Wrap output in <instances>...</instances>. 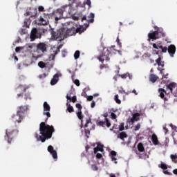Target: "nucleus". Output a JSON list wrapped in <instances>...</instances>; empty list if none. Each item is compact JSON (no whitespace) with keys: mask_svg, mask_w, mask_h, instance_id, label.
<instances>
[{"mask_svg":"<svg viewBox=\"0 0 177 177\" xmlns=\"http://www.w3.org/2000/svg\"><path fill=\"white\" fill-rule=\"evenodd\" d=\"M56 55H57V53H56V51L54 50L53 53H52L50 56H49V60L50 62L52 60H55V57H56Z\"/></svg>","mask_w":177,"mask_h":177,"instance_id":"33","label":"nucleus"},{"mask_svg":"<svg viewBox=\"0 0 177 177\" xmlns=\"http://www.w3.org/2000/svg\"><path fill=\"white\" fill-rule=\"evenodd\" d=\"M30 24H31V19H30V18L25 19L24 22V27H26V28H29Z\"/></svg>","mask_w":177,"mask_h":177,"instance_id":"23","label":"nucleus"},{"mask_svg":"<svg viewBox=\"0 0 177 177\" xmlns=\"http://www.w3.org/2000/svg\"><path fill=\"white\" fill-rule=\"evenodd\" d=\"M47 150L48 153H51V156L54 158L55 161H57V151L55 150L53 147L52 145L48 146Z\"/></svg>","mask_w":177,"mask_h":177,"instance_id":"11","label":"nucleus"},{"mask_svg":"<svg viewBox=\"0 0 177 177\" xmlns=\"http://www.w3.org/2000/svg\"><path fill=\"white\" fill-rule=\"evenodd\" d=\"M66 99L67 100H70V102H72V103H75L77 102V96H73L72 97H70L68 95H66Z\"/></svg>","mask_w":177,"mask_h":177,"instance_id":"25","label":"nucleus"},{"mask_svg":"<svg viewBox=\"0 0 177 177\" xmlns=\"http://www.w3.org/2000/svg\"><path fill=\"white\" fill-rule=\"evenodd\" d=\"M77 116L79 118V120H81V122L82 124V122H84V115H82V111H77Z\"/></svg>","mask_w":177,"mask_h":177,"instance_id":"29","label":"nucleus"},{"mask_svg":"<svg viewBox=\"0 0 177 177\" xmlns=\"http://www.w3.org/2000/svg\"><path fill=\"white\" fill-rule=\"evenodd\" d=\"M104 121H99L98 125L100 127H107V128H110L111 127V123L109 121L107 117H109V114L107 113H104Z\"/></svg>","mask_w":177,"mask_h":177,"instance_id":"8","label":"nucleus"},{"mask_svg":"<svg viewBox=\"0 0 177 177\" xmlns=\"http://www.w3.org/2000/svg\"><path fill=\"white\" fill-rule=\"evenodd\" d=\"M103 145L102 144H97V147L94 148V154H96L97 151H104Z\"/></svg>","mask_w":177,"mask_h":177,"instance_id":"20","label":"nucleus"},{"mask_svg":"<svg viewBox=\"0 0 177 177\" xmlns=\"http://www.w3.org/2000/svg\"><path fill=\"white\" fill-rule=\"evenodd\" d=\"M140 129V124H137L135 127H134V131H139Z\"/></svg>","mask_w":177,"mask_h":177,"instance_id":"46","label":"nucleus"},{"mask_svg":"<svg viewBox=\"0 0 177 177\" xmlns=\"http://www.w3.org/2000/svg\"><path fill=\"white\" fill-rule=\"evenodd\" d=\"M66 106L67 111H68V113H74V108L73 107V106H71V104H68V102H67Z\"/></svg>","mask_w":177,"mask_h":177,"instance_id":"31","label":"nucleus"},{"mask_svg":"<svg viewBox=\"0 0 177 177\" xmlns=\"http://www.w3.org/2000/svg\"><path fill=\"white\" fill-rule=\"evenodd\" d=\"M85 135H86V136H87V138H89V136L88 135H91V131H89V129H86Z\"/></svg>","mask_w":177,"mask_h":177,"instance_id":"52","label":"nucleus"},{"mask_svg":"<svg viewBox=\"0 0 177 177\" xmlns=\"http://www.w3.org/2000/svg\"><path fill=\"white\" fill-rule=\"evenodd\" d=\"M76 108L77 109V111H82V106L81 105V104L77 103L75 104Z\"/></svg>","mask_w":177,"mask_h":177,"instance_id":"39","label":"nucleus"},{"mask_svg":"<svg viewBox=\"0 0 177 177\" xmlns=\"http://www.w3.org/2000/svg\"><path fill=\"white\" fill-rule=\"evenodd\" d=\"M164 32V29L162 28H158L157 30L155 31L156 34H158V32Z\"/></svg>","mask_w":177,"mask_h":177,"instance_id":"47","label":"nucleus"},{"mask_svg":"<svg viewBox=\"0 0 177 177\" xmlns=\"http://www.w3.org/2000/svg\"><path fill=\"white\" fill-rule=\"evenodd\" d=\"M96 154V158H102V157H103V156L102 155V153H95Z\"/></svg>","mask_w":177,"mask_h":177,"instance_id":"56","label":"nucleus"},{"mask_svg":"<svg viewBox=\"0 0 177 177\" xmlns=\"http://www.w3.org/2000/svg\"><path fill=\"white\" fill-rule=\"evenodd\" d=\"M111 118H112V120H115L117 118V115H115V113L111 112Z\"/></svg>","mask_w":177,"mask_h":177,"instance_id":"48","label":"nucleus"},{"mask_svg":"<svg viewBox=\"0 0 177 177\" xmlns=\"http://www.w3.org/2000/svg\"><path fill=\"white\" fill-rule=\"evenodd\" d=\"M132 93H134L135 95H138V92L135 89L133 90Z\"/></svg>","mask_w":177,"mask_h":177,"instance_id":"63","label":"nucleus"},{"mask_svg":"<svg viewBox=\"0 0 177 177\" xmlns=\"http://www.w3.org/2000/svg\"><path fill=\"white\" fill-rule=\"evenodd\" d=\"M27 110H28V106H21L18 108L17 113H19L21 115L24 117V114H26Z\"/></svg>","mask_w":177,"mask_h":177,"instance_id":"12","label":"nucleus"},{"mask_svg":"<svg viewBox=\"0 0 177 177\" xmlns=\"http://www.w3.org/2000/svg\"><path fill=\"white\" fill-rule=\"evenodd\" d=\"M81 54V53L80 52V50H76L75 54H74V58L75 59V60H77V59H80V55Z\"/></svg>","mask_w":177,"mask_h":177,"instance_id":"37","label":"nucleus"},{"mask_svg":"<svg viewBox=\"0 0 177 177\" xmlns=\"http://www.w3.org/2000/svg\"><path fill=\"white\" fill-rule=\"evenodd\" d=\"M71 35H75V28L73 27L71 28L65 30V37H71Z\"/></svg>","mask_w":177,"mask_h":177,"instance_id":"14","label":"nucleus"},{"mask_svg":"<svg viewBox=\"0 0 177 177\" xmlns=\"http://www.w3.org/2000/svg\"><path fill=\"white\" fill-rule=\"evenodd\" d=\"M174 88H176V84L175 83H170L167 85V89H169L170 92H172Z\"/></svg>","mask_w":177,"mask_h":177,"instance_id":"30","label":"nucleus"},{"mask_svg":"<svg viewBox=\"0 0 177 177\" xmlns=\"http://www.w3.org/2000/svg\"><path fill=\"white\" fill-rule=\"evenodd\" d=\"M170 158L171 159V160L173 161V162H174L175 164H176L177 162V154L176 153L175 155L171 154L170 156Z\"/></svg>","mask_w":177,"mask_h":177,"instance_id":"34","label":"nucleus"},{"mask_svg":"<svg viewBox=\"0 0 177 177\" xmlns=\"http://www.w3.org/2000/svg\"><path fill=\"white\" fill-rule=\"evenodd\" d=\"M137 149L140 153H143V151H145V147L142 142L138 143Z\"/></svg>","mask_w":177,"mask_h":177,"instance_id":"26","label":"nucleus"},{"mask_svg":"<svg viewBox=\"0 0 177 177\" xmlns=\"http://www.w3.org/2000/svg\"><path fill=\"white\" fill-rule=\"evenodd\" d=\"M82 96H84V97H88V95H86V92H83V93H82Z\"/></svg>","mask_w":177,"mask_h":177,"instance_id":"62","label":"nucleus"},{"mask_svg":"<svg viewBox=\"0 0 177 177\" xmlns=\"http://www.w3.org/2000/svg\"><path fill=\"white\" fill-rule=\"evenodd\" d=\"M139 117H140V113H134L133 115L132 118L131 119V122H132V124H133V122H135V121H139V120H140V118Z\"/></svg>","mask_w":177,"mask_h":177,"instance_id":"18","label":"nucleus"},{"mask_svg":"<svg viewBox=\"0 0 177 177\" xmlns=\"http://www.w3.org/2000/svg\"><path fill=\"white\" fill-rule=\"evenodd\" d=\"M118 94H116L114 97V100L118 104H121V100H119Z\"/></svg>","mask_w":177,"mask_h":177,"instance_id":"35","label":"nucleus"},{"mask_svg":"<svg viewBox=\"0 0 177 177\" xmlns=\"http://www.w3.org/2000/svg\"><path fill=\"white\" fill-rule=\"evenodd\" d=\"M24 118V116H23V115H20V113H18V112H17L16 115H13L12 116V122H15V124H17V122L18 124H20V122L23 121Z\"/></svg>","mask_w":177,"mask_h":177,"instance_id":"10","label":"nucleus"},{"mask_svg":"<svg viewBox=\"0 0 177 177\" xmlns=\"http://www.w3.org/2000/svg\"><path fill=\"white\" fill-rule=\"evenodd\" d=\"M148 38H149V41H150V39H153V40L158 39V37L157 36V32L153 31L152 32L149 33Z\"/></svg>","mask_w":177,"mask_h":177,"instance_id":"17","label":"nucleus"},{"mask_svg":"<svg viewBox=\"0 0 177 177\" xmlns=\"http://www.w3.org/2000/svg\"><path fill=\"white\" fill-rule=\"evenodd\" d=\"M160 168H162V169H168V166L165 163H161Z\"/></svg>","mask_w":177,"mask_h":177,"instance_id":"43","label":"nucleus"},{"mask_svg":"<svg viewBox=\"0 0 177 177\" xmlns=\"http://www.w3.org/2000/svg\"><path fill=\"white\" fill-rule=\"evenodd\" d=\"M173 173L174 174V175H177V169H174L173 171Z\"/></svg>","mask_w":177,"mask_h":177,"instance_id":"64","label":"nucleus"},{"mask_svg":"<svg viewBox=\"0 0 177 177\" xmlns=\"http://www.w3.org/2000/svg\"><path fill=\"white\" fill-rule=\"evenodd\" d=\"M44 115H46L47 118L45 120V122H41L39 124V132L40 135L38 133L35 134V138H37V140H41L42 143H45L46 139H50L52 138V135L55 132V127L53 126H50L47 124L46 122L48 121V118L50 117V106L48 104L47 102H44Z\"/></svg>","mask_w":177,"mask_h":177,"instance_id":"1","label":"nucleus"},{"mask_svg":"<svg viewBox=\"0 0 177 177\" xmlns=\"http://www.w3.org/2000/svg\"><path fill=\"white\" fill-rule=\"evenodd\" d=\"M110 154L111 157H115V156H117V152H115V151H111Z\"/></svg>","mask_w":177,"mask_h":177,"instance_id":"51","label":"nucleus"},{"mask_svg":"<svg viewBox=\"0 0 177 177\" xmlns=\"http://www.w3.org/2000/svg\"><path fill=\"white\" fill-rule=\"evenodd\" d=\"M59 81V74L56 73L50 81L51 85H56Z\"/></svg>","mask_w":177,"mask_h":177,"instance_id":"19","label":"nucleus"},{"mask_svg":"<svg viewBox=\"0 0 177 177\" xmlns=\"http://www.w3.org/2000/svg\"><path fill=\"white\" fill-rule=\"evenodd\" d=\"M169 54L170 55L171 57H174V55H175V53L176 52V47H175V45L171 44L167 50Z\"/></svg>","mask_w":177,"mask_h":177,"instance_id":"13","label":"nucleus"},{"mask_svg":"<svg viewBox=\"0 0 177 177\" xmlns=\"http://www.w3.org/2000/svg\"><path fill=\"white\" fill-rule=\"evenodd\" d=\"M156 62L159 67H164V62L161 60L160 56H159V57L156 60Z\"/></svg>","mask_w":177,"mask_h":177,"instance_id":"27","label":"nucleus"},{"mask_svg":"<svg viewBox=\"0 0 177 177\" xmlns=\"http://www.w3.org/2000/svg\"><path fill=\"white\" fill-rule=\"evenodd\" d=\"M156 36L158 37V39L159 38H162V37H165V32H158V34H156Z\"/></svg>","mask_w":177,"mask_h":177,"instance_id":"36","label":"nucleus"},{"mask_svg":"<svg viewBox=\"0 0 177 177\" xmlns=\"http://www.w3.org/2000/svg\"><path fill=\"white\" fill-rule=\"evenodd\" d=\"M29 88H30V86L20 84L17 88V92H19V93L17 94V97H20V96H23L24 92H26V91H27V89H29Z\"/></svg>","mask_w":177,"mask_h":177,"instance_id":"9","label":"nucleus"},{"mask_svg":"<svg viewBox=\"0 0 177 177\" xmlns=\"http://www.w3.org/2000/svg\"><path fill=\"white\" fill-rule=\"evenodd\" d=\"M118 138H119L120 139H121V140H123L124 142V138H128V134L124 131H122L119 133V135L118 136Z\"/></svg>","mask_w":177,"mask_h":177,"instance_id":"21","label":"nucleus"},{"mask_svg":"<svg viewBox=\"0 0 177 177\" xmlns=\"http://www.w3.org/2000/svg\"><path fill=\"white\" fill-rule=\"evenodd\" d=\"M115 46H112L111 47L109 48H104L102 55L98 57V60H100L102 63L106 60V62L110 61V55H111V52L113 50H115L114 49Z\"/></svg>","mask_w":177,"mask_h":177,"instance_id":"2","label":"nucleus"},{"mask_svg":"<svg viewBox=\"0 0 177 177\" xmlns=\"http://www.w3.org/2000/svg\"><path fill=\"white\" fill-rule=\"evenodd\" d=\"M40 21H41L42 26H48V24H49V21L44 19L43 17L40 18Z\"/></svg>","mask_w":177,"mask_h":177,"instance_id":"32","label":"nucleus"},{"mask_svg":"<svg viewBox=\"0 0 177 177\" xmlns=\"http://www.w3.org/2000/svg\"><path fill=\"white\" fill-rule=\"evenodd\" d=\"M158 92L160 93V95H159L160 97H161V99H165V93H167L165 90L164 88H159Z\"/></svg>","mask_w":177,"mask_h":177,"instance_id":"24","label":"nucleus"},{"mask_svg":"<svg viewBox=\"0 0 177 177\" xmlns=\"http://www.w3.org/2000/svg\"><path fill=\"white\" fill-rule=\"evenodd\" d=\"M41 37L42 35L41 34V32H39L37 28H33L32 29L30 35L31 41H35V39H38V38L41 39Z\"/></svg>","mask_w":177,"mask_h":177,"instance_id":"6","label":"nucleus"},{"mask_svg":"<svg viewBox=\"0 0 177 177\" xmlns=\"http://www.w3.org/2000/svg\"><path fill=\"white\" fill-rule=\"evenodd\" d=\"M151 140L152 141L153 145L154 146H158L160 145V142L158 141V137H157V135L156 133L152 134Z\"/></svg>","mask_w":177,"mask_h":177,"instance_id":"16","label":"nucleus"},{"mask_svg":"<svg viewBox=\"0 0 177 177\" xmlns=\"http://www.w3.org/2000/svg\"><path fill=\"white\" fill-rule=\"evenodd\" d=\"M38 66L40 67V68H45V67H46V64H45V63L42 61L38 63Z\"/></svg>","mask_w":177,"mask_h":177,"instance_id":"38","label":"nucleus"},{"mask_svg":"<svg viewBox=\"0 0 177 177\" xmlns=\"http://www.w3.org/2000/svg\"><path fill=\"white\" fill-rule=\"evenodd\" d=\"M163 129H164L165 133H168V129L165 126L163 127Z\"/></svg>","mask_w":177,"mask_h":177,"instance_id":"61","label":"nucleus"},{"mask_svg":"<svg viewBox=\"0 0 177 177\" xmlns=\"http://www.w3.org/2000/svg\"><path fill=\"white\" fill-rule=\"evenodd\" d=\"M46 44L39 43L37 45V50H41V52H46Z\"/></svg>","mask_w":177,"mask_h":177,"instance_id":"15","label":"nucleus"},{"mask_svg":"<svg viewBox=\"0 0 177 177\" xmlns=\"http://www.w3.org/2000/svg\"><path fill=\"white\" fill-rule=\"evenodd\" d=\"M152 46L154 49H161V50H154L153 51L156 55H161V53H167V50H168V48L162 46V44L161 42L156 44H152Z\"/></svg>","mask_w":177,"mask_h":177,"instance_id":"5","label":"nucleus"},{"mask_svg":"<svg viewBox=\"0 0 177 177\" xmlns=\"http://www.w3.org/2000/svg\"><path fill=\"white\" fill-rule=\"evenodd\" d=\"M119 77H121V78L125 79L128 75L127 74H123V75H119Z\"/></svg>","mask_w":177,"mask_h":177,"instance_id":"58","label":"nucleus"},{"mask_svg":"<svg viewBox=\"0 0 177 177\" xmlns=\"http://www.w3.org/2000/svg\"><path fill=\"white\" fill-rule=\"evenodd\" d=\"M86 97H87V100L88 102H91V101L93 100V96H92V95H89V96H87Z\"/></svg>","mask_w":177,"mask_h":177,"instance_id":"55","label":"nucleus"},{"mask_svg":"<svg viewBox=\"0 0 177 177\" xmlns=\"http://www.w3.org/2000/svg\"><path fill=\"white\" fill-rule=\"evenodd\" d=\"M88 124H91V118H88V119H86V124H85V125H84L85 128H88Z\"/></svg>","mask_w":177,"mask_h":177,"instance_id":"49","label":"nucleus"},{"mask_svg":"<svg viewBox=\"0 0 177 177\" xmlns=\"http://www.w3.org/2000/svg\"><path fill=\"white\" fill-rule=\"evenodd\" d=\"M88 23H93L95 21V14L93 12L90 13L89 15L88 16Z\"/></svg>","mask_w":177,"mask_h":177,"instance_id":"22","label":"nucleus"},{"mask_svg":"<svg viewBox=\"0 0 177 177\" xmlns=\"http://www.w3.org/2000/svg\"><path fill=\"white\" fill-rule=\"evenodd\" d=\"M95 106H96V103L95 102V101H93L91 104V109H93V107H95Z\"/></svg>","mask_w":177,"mask_h":177,"instance_id":"59","label":"nucleus"},{"mask_svg":"<svg viewBox=\"0 0 177 177\" xmlns=\"http://www.w3.org/2000/svg\"><path fill=\"white\" fill-rule=\"evenodd\" d=\"M52 37L55 41H63L66 38V29H59L57 32H53Z\"/></svg>","mask_w":177,"mask_h":177,"instance_id":"3","label":"nucleus"},{"mask_svg":"<svg viewBox=\"0 0 177 177\" xmlns=\"http://www.w3.org/2000/svg\"><path fill=\"white\" fill-rule=\"evenodd\" d=\"M74 84H75L76 86H80V85H81V84L80 83V80H75L74 81Z\"/></svg>","mask_w":177,"mask_h":177,"instance_id":"50","label":"nucleus"},{"mask_svg":"<svg viewBox=\"0 0 177 177\" xmlns=\"http://www.w3.org/2000/svg\"><path fill=\"white\" fill-rule=\"evenodd\" d=\"M62 48H63V44H60L55 50V54L56 53H59L60 52V49H62Z\"/></svg>","mask_w":177,"mask_h":177,"instance_id":"41","label":"nucleus"},{"mask_svg":"<svg viewBox=\"0 0 177 177\" xmlns=\"http://www.w3.org/2000/svg\"><path fill=\"white\" fill-rule=\"evenodd\" d=\"M19 133V131L13 130L12 128L8 129L6 130V136H5V140H8V143L10 145L12 143V140L16 135Z\"/></svg>","mask_w":177,"mask_h":177,"instance_id":"4","label":"nucleus"},{"mask_svg":"<svg viewBox=\"0 0 177 177\" xmlns=\"http://www.w3.org/2000/svg\"><path fill=\"white\" fill-rule=\"evenodd\" d=\"M116 42L118 45V46H120V48H121L122 46V44L120 41V37H118V36L117 37Z\"/></svg>","mask_w":177,"mask_h":177,"instance_id":"44","label":"nucleus"},{"mask_svg":"<svg viewBox=\"0 0 177 177\" xmlns=\"http://www.w3.org/2000/svg\"><path fill=\"white\" fill-rule=\"evenodd\" d=\"M91 0H86V5H88V8H91Z\"/></svg>","mask_w":177,"mask_h":177,"instance_id":"57","label":"nucleus"},{"mask_svg":"<svg viewBox=\"0 0 177 177\" xmlns=\"http://www.w3.org/2000/svg\"><path fill=\"white\" fill-rule=\"evenodd\" d=\"M63 13H64V8H59L53 13V17H55V21H59L61 19H63Z\"/></svg>","mask_w":177,"mask_h":177,"instance_id":"7","label":"nucleus"},{"mask_svg":"<svg viewBox=\"0 0 177 177\" xmlns=\"http://www.w3.org/2000/svg\"><path fill=\"white\" fill-rule=\"evenodd\" d=\"M38 10H39V12H44L45 8H44V6H39Z\"/></svg>","mask_w":177,"mask_h":177,"instance_id":"54","label":"nucleus"},{"mask_svg":"<svg viewBox=\"0 0 177 177\" xmlns=\"http://www.w3.org/2000/svg\"><path fill=\"white\" fill-rule=\"evenodd\" d=\"M149 80L151 81V82H156V81H157V80H158V77H157V75H154V74H151L149 76Z\"/></svg>","mask_w":177,"mask_h":177,"instance_id":"28","label":"nucleus"},{"mask_svg":"<svg viewBox=\"0 0 177 177\" xmlns=\"http://www.w3.org/2000/svg\"><path fill=\"white\" fill-rule=\"evenodd\" d=\"M124 123H121L120 125L119 126V131H124V129H125V127H124Z\"/></svg>","mask_w":177,"mask_h":177,"instance_id":"45","label":"nucleus"},{"mask_svg":"<svg viewBox=\"0 0 177 177\" xmlns=\"http://www.w3.org/2000/svg\"><path fill=\"white\" fill-rule=\"evenodd\" d=\"M62 57H66V55H67V50H63L62 51Z\"/></svg>","mask_w":177,"mask_h":177,"instance_id":"53","label":"nucleus"},{"mask_svg":"<svg viewBox=\"0 0 177 177\" xmlns=\"http://www.w3.org/2000/svg\"><path fill=\"white\" fill-rule=\"evenodd\" d=\"M91 169L93 171H98L99 170V167H97V165H92Z\"/></svg>","mask_w":177,"mask_h":177,"instance_id":"42","label":"nucleus"},{"mask_svg":"<svg viewBox=\"0 0 177 177\" xmlns=\"http://www.w3.org/2000/svg\"><path fill=\"white\" fill-rule=\"evenodd\" d=\"M20 50H21V47H16L15 52L18 53L20 52Z\"/></svg>","mask_w":177,"mask_h":177,"instance_id":"60","label":"nucleus"},{"mask_svg":"<svg viewBox=\"0 0 177 177\" xmlns=\"http://www.w3.org/2000/svg\"><path fill=\"white\" fill-rule=\"evenodd\" d=\"M82 28H75V34H78V32H80V34H81V32H82Z\"/></svg>","mask_w":177,"mask_h":177,"instance_id":"40","label":"nucleus"}]
</instances>
